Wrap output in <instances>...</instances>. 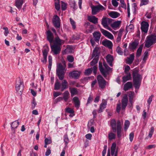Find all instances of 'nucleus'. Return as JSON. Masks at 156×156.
<instances>
[{
	"label": "nucleus",
	"instance_id": "1",
	"mask_svg": "<svg viewBox=\"0 0 156 156\" xmlns=\"http://www.w3.org/2000/svg\"><path fill=\"white\" fill-rule=\"evenodd\" d=\"M50 44L51 48L55 54H58L61 50L60 46L62 43V40H48Z\"/></svg>",
	"mask_w": 156,
	"mask_h": 156
},
{
	"label": "nucleus",
	"instance_id": "2",
	"mask_svg": "<svg viewBox=\"0 0 156 156\" xmlns=\"http://www.w3.org/2000/svg\"><path fill=\"white\" fill-rule=\"evenodd\" d=\"M133 75L134 85L136 88H138L141 83L142 76L138 73L137 70L133 71Z\"/></svg>",
	"mask_w": 156,
	"mask_h": 156
},
{
	"label": "nucleus",
	"instance_id": "3",
	"mask_svg": "<svg viewBox=\"0 0 156 156\" xmlns=\"http://www.w3.org/2000/svg\"><path fill=\"white\" fill-rule=\"evenodd\" d=\"M66 71L65 67L61 63H59L57 64L56 73L60 80H63Z\"/></svg>",
	"mask_w": 156,
	"mask_h": 156
},
{
	"label": "nucleus",
	"instance_id": "4",
	"mask_svg": "<svg viewBox=\"0 0 156 156\" xmlns=\"http://www.w3.org/2000/svg\"><path fill=\"white\" fill-rule=\"evenodd\" d=\"M99 68L103 76L105 77L106 76L107 73L111 70V69L110 68L106 63L105 62H103V64L105 67L106 70H105L103 68L102 63L101 62H99Z\"/></svg>",
	"mask_w": 156,
	"mask_h": 156
},
{
	"label": "nucleus",
	"instance_id": "5",
	"mask_svg": "<svg viewBox=\"0 0 156 156\" xmlns=\"http://www.w3.org/2000/svg\"><path fill=\"white\" fill-rule=\"evenodd\" d=\"M24 85L23 83L21 80L20 78L17 79L16 84V89L18 92H20L22 94L24 89Z\"/></svg>",
	"mask_w": 156,
	"mask_h": 156
},
{
	"label": "nucleus",
	"instance_id": "6",
	"mask_svg": "<svg viewBox=\"0 0 156 156\" xmlns=\"http://www.w3.org/2000/svg\"><path fill=\"white\" fill-rule=\"evenodd\" d=\"M91 9V13L93 15H96L101 10L103 11L105 9L104 6L101 5L93 6Z\"/></svg>",
	"mask_w": 156,
	"mask_h": 156
},
{
	"label": "nucleus",
	"instance_id": "7",
	"mask_svg": "<svg viewBox=\"0 0 156 156\" xmlns=\"http://www.w3.org/2000/svg\"><path fill=\"white\" fill-rule=\"evenodd\" d=\"M52 22L54 26L56 28L60 27V18L56 15H54L52 19Z\"/></svg>",
	"mask_w": 156,
	"mask_h": 156
},
{
	"label": "nucleus",
	"instance_id": "8",
	"mask_svg": "<svg viewBox=\"0 0 156 156\" xmlns=\"http://www.w3.org/2000/svg\"><path fill=\"white\" fill-rule=\"evenodd\" d=\"M97 79L99 86L101 88H105L106 85V81L102 76L100 75L98 76Z\"/></svg>",
	"mask_w": 156,
	"mask_h": 156
},
{
	"label": "nucleus",
	"instance_id": "9",
	"mask_svg": "<svg viewBox=\"0 0 156 156\" xmlns=\"http://www.w3.org/2000/svg\"><path fill=\"white\" fill-rule=\"evenodd\" d=\"M81 72L77 70L73 71L69 73V77L75 79H78L79 78Z\"/></svg>",
	"mask_w": 156,
	"mask_h": 156
},
{
	"label": "nucleus",
	"instance_id": "10",
	"mask_svg": "<svg viewBox=\"0 0 156 156\" xmlns=\"http://www.w3.org/2000/svg\"><path fill=\"white\" fill-rule=\"evenodd\" d=\"M141 29L142 32L145 33H147L149 27V24L148 22L143 21L141 23Z\"/></svg>",
	"mask_w": 156,
	"mask_h": 156
},
{
	"label": "nucleus",
	"instance_id": "11",
	"mask_svg": "<svg viewBox=\"0 0 156 156\" xmlns=\"http://www.w3.org/2000/svg\"><path fill=\"white\" fill-rule=\"evenodd\" d=\"M122 110H124L127 106L128 102V98L127 95L125 94L124 95L122 100Z\"/></svg>",
	"mask_w": 156,
	"mask_h": 156
},
{
	"label": "nucleus",
	"instance_id": "12",
	"mask_svg": "<svg viewBox=\"0 0 156 156\" xmlns=\"http://www.w3.org/2000/svg\"><path fill=\"white\" fill-rule=\"evenodd\" d=\"M49 51V48L48 47L44 48L42 51L43 59L42 60V62L44 63H46L47 61V56Z\"/></svg>",
	"mask_w": 156,
	"mask_h": 156
},
{
	"label": "nucleus",
	"instance_id": "13",
	"mask_svg": "<svg viewBox=\"0 0 156 156\" xmlns=\"http://www.w3.org/2000/svg\"><path fill=\"white\" fill-rule=\"evenodd\" d=\"M97 67L94 66L93 68H89L85 70L84 72V74L86 75H89L92 72L93 70V72L94 74H96L97 72Z\"/></svg>",
	"mask_w": 156,
	"mask_h": 156
},
{
	"label": "nucleus",
	"instance_id": "14",
	"mask_svg": "<svg viewBox=\"0 0 156 156\" xmlns=\"http://www.w3.org/2000/svg\"><path fill=\"white\" fill-rule=\"evenodd\" d=\"M130 106H132L133 104V99L135 97V94L134 92L129 91L128 92Z\"/></svg>",
	"mask_w": 156,
	"mask_h": 156
},
{
	"label": "nucleus",
	"instance_id": "15",
	"mask_svg": "<svg viewBox=\"0 0 156 156\" xmlns=\"http://www.w3.org/2000/svg\"><path fill=\"white\" fill-rule=\"evenodd\" d=\"M74 51L73 47L72 46L68 45L66 48L62 51L63 54L65 55L69 53H72Z\"/></svg>",
	"mask_w": 156,
	"mask_h": 156
},
{
	"label": "nucleus",
	"instance_id": "16",
	"mask_svg": "<svg viewBox=\"0 0 156 156\" xmlns=\"http://www.w3.org/2000/svg\"><path fill=\"white\" fill-rule=\"evenodd\" d=\"M101 31L103 34L107 38L110 39H113V35L108 31L102 29H101Z\"/></svg>",
	"mask_w": 156,
	"mask_h": 156
},
{
	"label": "nucleus",
	"instance_id": "17",
	"mask_svg": "<svg viewBox=\"0 0 156 156\" xmlns=\"http://www.w3.org/2000/svg\"><path fill=\"white\" fill-rule=\"evenodd\" d=\"M87 20L90 22L94 24H96L98 22V18L94 16H88Z\"/></svg>",
	"mask_w": 156,
	"mask_h": 156
},
{
	"label": "nucleus",
	"instance_id": "18",
	"mask_svg": "<svg viewBox=\"0 0 156 156\" xmlns=\"http://www.w3.org/2000/svg\"><path fill=\"white\" fill-rule=\"evenodd\" d=\"M134 58V54L133 53L131 54L129 57L127 58L126 61V63L129 65L131 64L133 62Z\"/></svg>",
	"mask_w": 156,
	"mask_h": 156
},
{
	"label": "nucleus",
	"instance_id": "19",
	"mask_svg": "<svg viewBox=\"0 0 156 156\" xmlns=\"http://www.w3.org/2000/svg\"><path fill=\"white\" fill-rule=\"evenodd\" d=\"M112 20V19L108 18H103L102 20L101 24L105 28L109 27L107 24V21L110 22Z\"/></svg>",
	"mask_w": 156,
	"mask_h": 156
},
{
	"label": "nucleus",
	"instance_id": "20",
	"mask_svg": "<svg viewBox=\"0 0 156 156\" xmlns=\"http://www.w3.org/2000/svg\"><path fill=\"white\" fill-rule=\"evenodd\" d=\"M155 42H156V40H147L145 46L147 48H149Z\"/></svg>",
	"mask_w": 156,
	"mask_h": 156
},
{
	"label": "nucleus",
	"instance_id": "21",
	"mask_svg": "<svg viewBox=\"0 0 156 156\" xmlns=\"http://www.w3.org/2000/svg\"><path fill=\"white\" fill-rule=\"evenodd\" d=\"M116 144L115 143H113L111 146V154L112 155L115 154L116 153L117 154L118 150L116 149Z\"/></svg>",
	"mask_w": 156,
	"mask_h": 156
},
{
	"label": "nucleus",
	"instance_id": "22",
	"mask_svg": "<svg viewBox=\"0 0 156 156\" xmlns=\"http://www.w3.org/2000/svg\"><path fill=\"white\" fill-rule=\"evenodd\" d=\"M102 44L104 46L107 47L109 48H111L112 45V42L107 40L103 41L102 42Z\"/></svg>",
	"mask_w": 156,
	"mask_h": 156
},
{
	"label": "nucleus",
	"instance_id": "23",
	"mask_svg": "<svg viewBox=\"0 0 156 156\" xmlns=\"http://www.w3.org/2000/svg\"><path fill=\"white\" fill-rule=\"evenodd\" d=\"M107 104V102L105 101H103L100 106V108L98 110V112L101 113L102 112L103 110L106 108Z\"/></svg>",
	"mask_w": 156,
	"mask_h": 156
},
{
	"label": "nucleus",
	"instance_id": "24",
	"mask_svg": "<svg viewBox=\"0 0 156 156\" xmlns=\"http://www.w3.org/2000/svg\"><path fill=\"white\" fill-rule=\"evenodd\" d=\"M73 100L74 102V105L77 109H78L80 105V102L77 97H75L73 98Z\"/></svg>",
	"mask_w": 156,
	"mask_h": 156
},
{
	"label": "nucleus",
	"instance_id": "25",
	"mask_svg": "<svg viewBox=\"0 0 156 156\" xmlns=\"http://www.w3.org/2000/svg\"><path fill=\"white\" fill-rule=\"evenodd\" d=\"M106 59L109 65L111 66H112V62L113 59V56L110 55H108L106 57Z\"/></svg>",
	"mask_w": 156,
	"mask_h": 156
},
{
	"label": "nucleus",
	"instance_id": "26",
	"mask_svg": "<svg viewBox=\"0 0 156 156\" xmlns=\"http://www.w3.org/2000/svg\"><path fill=\"white\" fill-rule=\"evenodd\" d=\"M132 86L133 85L132 82H128L124 84L123 89L126 91H127L130 88H132Z\"/></svg>",
	"mask_w": 156,
	"mask_h": 156
},
{
	"label": "nucleus",
	"instance_id": "27",
	"mask_svg": "<svg viewBox=\"0 0 156 156\" xmlns=\"http://www.w3.org/2000/svg\"><path fill=\"white\" fill-rule=\"evenodd\" d=\"M108 15L112 18H115L119 16L120 14L117 12L112 11L109 12Z\"/></svg>",
	"mask_w": 156,
	"mask_h": 156
},
{
	"label": "nucleus",
	"instance_id": "28",
	"mask_svg": "<svg viewBox=\"0 0 156 156\" xmlns=\"http://www.w3.org/2000/svg\"><path fill=\"white\" fill-rule=\"evenodd\" d=\"M143 46L144 45L143 44H142L139 46V48H138L136 53V58H138L141 55Z\"/></svg>",
	"mask_w": 156,
	"mask_h": 156
},
{
	"label": "nucleus",
	"instance_id": "29",
	"mask_svg": "<svg viewBox=\"0 0 156 156\" xmlns=\"http://www.w3.org/2000/svg\"><path fill=\"white\" fill-rule=\"evenodd\" d=\"M126 75L123 76L122 77V81L124 83L128 80H131V77L130 73H126Z\"/></svg>",
	"mask_w": 156,
	"mask_h": 156
},
{
	"label": "nucleus",
	"instance_id": "30",
	"mask_svg": "<svg viewBox=\"0 0 156 156\" xmlns=\"http://www.w3.org/2000/svg\"><path fill=\"white\" fill-rule=\"evenodd\" d=\"M67 83H68L66 80H64L62 81V83L61 87V91H63L67 87Z\"/></svg>",
	"mask_w": 156,
	"mask_h": 156
},
{
	"label": "nucleus",
	"instance_id": "31",
	"mask_svg": "<svg viewBox=\"0 0 156 156\" xmlns=\"http://www.w3.org/2000/svg\"><path fill=\"white\" fill-rule=\"evenodd\" d=\"M154 131V127H151L149 132L148 136L145 137V140H147L149 138H151L152 136V135L153 134Z\"/></svg>",
	"mask_w": 156,
	"mask_h": 156
},
{
	"label": "nucleus",
	"instance_id": "32",
	"mask_svg": "<svg viewBox=\"0 0 156 156\" xmlns=\"http://www.w3.org/2000/svg\"><path fill=\"white\" fill-rule=\"evenodd\" d=\"M23 2V0H16L15 3L16 7L19 9L21 8Z\"/></svg>",
	"mask_w": 156,
	"mask_h": 156
},
{
	"label": "nucleus",
	"instance_id": "33",
	"mask_svg": "<svg viewBox=\"0 0 156 156\" xmlns=\"http://www.w3.org/2000/svg\"><path fill=\"white\" fill-rule=\"evenodd\" d=\"M115 119H113L111 122V125L113 132H115L116 130V123Z\"/></svg>",
	"mask_w": 156,
	"mask_h": 156
},
{
	"label": "nucleus",
	"instance_id": "34",
	"mask_svg": "<svg viewBox=\"0 0 156 156\" xmlns=\"http://www.w3.org/2000/svg\"><path fill=\"white\" fill-rule=\"evenodd\" d=\"M139 44L138 41H135L130 44L129 47L132 49H134L136 48Z\"/></svg>",
	"mask_w": 156,
	"mask_h": 156
},
{
	"label": "nucleus",
	"instance_id": "35",
	"mask_svg": "<svg viewBox=\"0 0 156 156\" xmlns=\"http://www.w3.org/2000/svg\"><path fill=\"white\" fill-rule=\"evenodd\" d=\"M19 122L18 120H16L12 122L11 124L12 129H15L19 125Z\"/></svg>",
	"mask_w": 156,
	"mask_h": 156
},
{
	"label": "nucleus",
	"instance_id": "36",
	"mask_svg": "<svg viewBox=\"0 0 156 156\" xmlns=\"http://www.w3.org/2000/svg\"><path fill=\"white\" fill-rule=\"evenodd\" d=\"M69 93L67 90L65 91L63 93V98L65 101H66L69 97Z\"/></svg>",
	"mask_w": 156,
	"mask_h": 156
},
{
	"label": "nucleus",
	"instance_id": "37",
	"mask_svg": "<svg viewBox=\"0 0 156 156\" xmlns=\"http://www.w3.org/2000/svg\"><path fill=\"white\" fill-rule=\"evenodd\" d=\"M69 90L71 94V95L72 96L78 93L77 90L76 88L70 87L69 88Z\"/></svg>",
	"mask_w": 156,
	"mask_h": 156
},
{
	"label": "nucleus",
	"instance_id": "38",
	"mask_svg": "<svg viewBox=\"0 0 156 156\" xmlns=\"http://www.w3.org/2000/svg\"><path fill=\"white\" fill-rule=\"evenodd\" d=\"M61 87L60 83L58 80H57L55 84V90H58L61 88Z\"/></svg>",
	"mask_w": 156,
	"mask_h": 156
},
{
	"label": "nucleus",
	"instance_id": "39",
	"mask_svg": "<svg viewBox=\"0 0 156 156\" xmlns=\"http://www.w3.org/2000/svg\"><path fill=\"white\" fill-rule=\"evenodd\" d=\"M46 35L47 39H54L53 34L50 30H48L47 31Z\"/></svg>",
	"mask_w": 156,
	"mask_h": 156
},
{
	"label": "nucleus",
	"instance_id": "40",
	"mask_svg": "<svg viewBox=\"0 0 156 156\" xmlns=\"http://www.w3.org/2000/svg\"><path fill=\"white\" fill-rule=\"evenodd\" d=\"M130 122L128 120H126L125 121L124 127V131L126 132L129 126Z\"/></svg>",
	"mask_w": 156,
	"mask_h": 156
},
{
	"label": "nucleus",
	"instance_id": "41",
	"mask_svg": "<svg viewBox=\"0 0 156 156\" xmlns=\"http://www.w3.org/2000/svg\"><path fill=\"white\" fill-rule=\"evenodd\" d=\"M93 35L95 39H100L101 36V34L99 32L96 31L93 33Z\"/></svg>",
	"mask_w": 156,
	"mask_h": 156
},
{
	"label": "nucleus",
	"instance_id": "42",
	"mask_svg": "<svg viewBox=\"0 0 156 156\" xmlns=\"http://www.w3.org/2000/svg\"><path fill=\"white\" fill-rule=\"evenodd\" d=\"M69 4L70 7L73 8L74 10L77 9V6H76V3L74 1H70Z\"/></svg>",
	"mask_w": 156,
	"mask_h": 156
},
{
	"label": "nucleus",
	"instance_id": "43",
	"mask_svg": "<svg viewBox=\"0 0 156 156\" xmlns=\"http://www.w3.org/2000/svg\"><path fill=\"white\" fill-rule=\"evenodd\" d=\"M121 22L119 21H115L111 24V26L112 28H117L119 27L121 23Z\"/></svg>",
	"mask_w": 156,
	"mask_h": 156
},
{
	"label": "nucleus",
	"instance_id": "44",
	"mask_svg": "<svg viewBox=\"0 0 156 156\" xmlns=\"http://www.w3.org/2000/svg\"><path fill=\"white\" fill-rule=\"evenodd\" d=\"M148 52L147 51L145 52L144 55V58L142 62L143 63H145L148 57Z\"/></svg>",
	"mask_w": 156,
	"mask_h": 156
},
{
	"label": "nucleus",
	"instance_id": "45",
	"mask_svg": "<svg viewBox=\"0 0 156 156\" xmlns=\"http://www.w3.org/2000/svg\"><path fill=\"white\" fill-rule=\"evenodd\" d=\"M48 62H49V64H48V68L49 70H50L51 69V66H52V57L50 55H49L48 57Z\"/></svg>",
	"mask_w": 156,
	"mask_h": 156
},
{
	"label": "nucleus",
	"instance_id": "46",
	"mask_svg": "<svg viewBox=\"0 0 156 156\" xmlns=\"http://www.w3.org/2000/svg\"><path fill=\"white\" fill-rule=\"evenodd\" d=\"M95 58L93 59V60L90 62V64L91 66H93L98 62V57L95 56Z\"/></svg>",
	"mask_w": 156,
	"mask_h": 156
},
{
	"label": "nucleus",
	"instance_id": "47",
	"mask_svg": "<svg viewBox=\"0 0 156 156\" xmlns=\"http://www.w3.org/2000/svg\"><path fill=\"white\" fill-rule=\"evenodd\" d=\"M117 135L118 138H120L123 133L122 129H117Z\"/></svg>",
	"mask_w": 156,
	"mask_h": 156
},
{
	"label": "nucleus",
	"instance_id": "48",
	"mask_svg": "<svg viewBox=\"0 0 156 156\" xmlns=\"http://www.w3.org/2000/svg\"><path fill=\"white\" fill-rule=\"evenodd\" d=\"M108 136L109 140H112L115 138L116 135L113 133L111 132L108 134Z\"/></svg>",
	"mask_w": 156,
	"mask_h": 156
},
{
	"label": "nucleus",
	"instance_id": "49",
	"mask_svg": "<svg viewBox=\"0 0 156 156\" xmlns=\"http://www.w3.org/2000/svg\"><path fill=\"white\" fill-rule=\"evenodd\" d=\"M61 9L62 10H65L67 8V4L63 2H61Z\"/></svg>",
	"mask_w": 156,
	"mask_h": 156
},
{
	"label": "nucleus",
	"instance_id": "50",
	"mask_svg": "<svg viewBox=\"0 0 156 156\" xmlns=\"http://www.w3.org/2000/svg\"><path fill=\"white\" fill-rule=\"evenodd\" d=\"M67 59L68 61L70 62H73L74 60V57L71 55H68L67 57Z\"/></svg>",
	"mask_w": 156,
	"mask_h": 156
},
{
	"label": "nucleus",
	"instance_id": "51",
	"mask_svg": "<svg viewBox=\"0 0 156 156\" xmlns=\"http://www.w3.org/2000/svg\"><path fill=\"white\" fill-rule=\"evenodd\" d=\"M134 26L133 24H130L129 26H127L126 30L127 31H132L134 29Z\"/></svg>",
	"mask_w": 156,
	"mask_h": 156
},
{
	"label": "nucleus",
	"instance_id": "52",
	"mask_svg": "<svg viewBox=\"0 0 156 156\" xmlns=\"http://www.w3.org/2000/svg\"><path fill=\"white\" fill-rule=\"evenodd\" d=\"M70 21L73 28L75 29L76 27L75 22L71 18H70Z\"/></svg>",
	"mask_w": 156,
	"mask_h": 156
},
{
	"label": "nucleus",
	"instance_id": "53",
	"mask_svg": "<svg viewBox=\"0 0 156 156\" xmlns=\"http://www.w3.org/2000/svg\"><path fill=\"white\" fill-rule=\"evenodd\" d=\"M66 112L69 113L70 114H73L74 113V111L73 109L70 108H67L65 109Z\"/></svg>",
	"mask_w": 156,
	"mask_h": 156
},
{
	"label": "nucleus",
	"instance_id": "54",
	"mask_svg": "<svg viewBox=\"0 0 156 156\" xmlns=\"http://www.w3.org/2000/svg\"><path fill=\"white\" fill-rule=\"evenodd\" d=\"M98 49V48L97 47L95 48L94 49L92 54L93 57L94 56H98L97 52Z\"/></svg>",
	"mask_w": 156,
	"mask_h": 156
},
{
	"label": "nucleus",
	"instance_id": "55",
	"mask_svg": "<svg viewBox=\"0 0 156 156\" xmlns=\"http://www.w3.org/2000/svg\"><path fill=\"white\" fill-rule=\"evenodd\" d=\"M117 124V129H121L122 128V124L121 123V122L119 120H118L116 122Z\"/></svg>",
	"mask_w": 156,
	"mask_h": 156
},
{
	"label": "nucleus",
	"instance_id": "56",
	"mask_svg": "<svg viewBox=\"0 0 156 156\" xmlns=\"http://www.w3.org/2000/svg\"><path fill=\"white\" fill-rule=\"evenodd\" d=\"M149 2V0H142L140 5V6L147 4Z\"/></svg>",
	"mask_w": 156,
	"mask_h": 156
},
{
	"label": "nucleus",
	"instance_id": "57",
	"mask_svg": "<svg viewBox=\"0 0 156 156\" xmlns=\"http://www.w3.org/2000/svg\"><path fill=\"white\" fill-rule=\"evenodd\" d=\"M51 143V138H46L44 140V143L46 144H50Z\"/></svg>",
	"mask_w": 156,
	"mask_h": 156
},
{
	"label": "nucleus",
	"instance_id": "58",
	"mask_svg": "<svg viewBox=\"0 0 156 156\" xmlns=\"http://www.w3.org/2000/svg\"><path fill=\"white\" fill-rule=\"evenodd\" d=\"M116 51L120 55H122L123 54V51L122 50L121 48L119 46L117 47Z\"/></svg>",
	"mask_w": 156,
	"mask_h": 156
},
{
	"label": "nucleus",
	"instance_id": "59",
	"mask_svg": "<svg viewBox=\"0 0 156 156\" xmlns=\"http://www.w3.org/2000/svg\"><path fill=\"white\" fill-rule=\"evenodd\" d=\"M153 97V96L152 95L150 96L149 97V98L148 99L147 101V103L148 104V107L149 108L150 107V104L152 101Z\"/></svg>",
	"mask_w": 156,
	"mask_h": 156
},
{
	"label": "nucleus",
	"instance_id": "60",
	"mask_svg": "<svg viewBox=\"0 0 156 156\" xmlns=\"http://www.w3.org/2000/svg\"><path fill=\"white\" fill-rule=\"evenodd\" d=\"M3 29L4 30V34L5 36H7L8 34L9 33V31L8 28L7 27H4L3 28Z\"/></svg>",
	"mask_w": 156,
	"mask_h": 156
},
{
	"label": "nucleus",
	"instance_id": "61",
	"mask_svg": "<svg viewBox=\"0 0 156 156\" xmlns=\"http://www.w3.org/2000/svg\"><path fill=\"white\" fill-rule=\"evenodd\" d=\"M93 99V97L91 96H90L88 98L87 101V103L86 104V105H87L88 104L92 101Z\"/></svg>",
	"mask_w": 156,
	"mask_h": 156
},
{
	"label": "nucleus",
	"instance_id": "62",
	"mask_svg": "<svg viewBox=\"0 0 156 156\" xmlns=\"http://www.w3.org/2000/svg\"><path fill=\"white\" fill-rule=\"evenodd\" d=\"M156 147V145L155 144H152L148 145L146 147V148L148 150H150L152 148H155Z\"/></svg>",
	"mask_w": 156,
	"mask_h": 156
},
{
	"label": "nucleus",
	"instance_id": "63",
	"mask_svg": "<svg viewBox=\"0 0 156 156\" xmlns=\"http://www.w3.org/2000/svg\"><path fill=\"white\" fill-rule=\"evenodd\" d=\"M146 39H156V35L155 34H151L147 37Z\"/></svg>",
	"mask_w": 156,
	"mask_h": 156
},
{
	"label": "nucleus",
	"instance_id": "64",
	"mask_svg": "<svg viewBox=\"0 0 156 156\" xmlns=\"http://www.w3.org/2000/svg\"><path fill=\"white\" fill-rule=\"evenodd\" d=\"M134 134L133 132L131 133L129 135V138L130 141L132 142L133 139Z\"/></svg>",
	"mask_w": 156,
	"mask_h": 156
}]
</instances>
